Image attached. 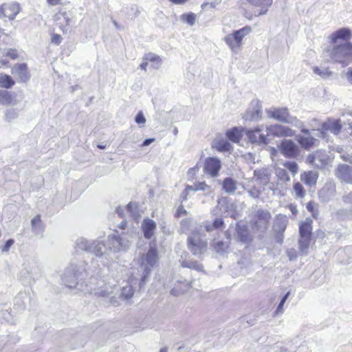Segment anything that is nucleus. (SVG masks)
Returning <instances> with one entry per match:
<instances>
[{
  "mask_svg": "<svg viewBox=\"0 0 352 352\" xmlns=\"http://www.w3.org/2000/svg\"><path fill=\"white\" fill-rule=\"evenodd\" d=\"M116 212L118 214V216L121 218H122L124 216V212H126L125 207H118L116 209Z\"/></svg>",
  "mask_w": 352,
  "mask_h": 352,
  "instance_id": "nucleus-61",
  "label": "nucleus"
},
{
  "mask_svg": "<svg viewBox=\"0 0 352 352\" xmlns=\"http://www.w3.org/2000/svg\"><path fill=\"white\" fill-rule=\"evenodd\" d=\"M74 248L76 251L87 252L100 258L102 255V250L104 248V243L100 241L87 240L80 237L76 239Z\"/></svg>",
  "mask_w": 352,
  "mask_h": 352,
  "instance_id": "nucleus-9",
  "label": "nucleus"
},
{
  "mask_svg": "<svg viewBox=\"0 0 352 352\" xmlns=\"http://www.w3.org/2000/svg\"><path fill=\"white\" fill-rule=\"evenodd\" d=\"M263 125L255 127L253 129L247 130L246 135L252 143L267 144L269 143V139L267 134L265 135L263 133Z\"/></svg>",
  "mask_w": 352,
  "mask_h": 352,
  "instance_id": "nucleus-15",
  "label": "nucleus"
},
{
  "mask_svg": "<svg viewBox=\"0 0 352 352\" xmlns=\"http://www.w3.org/2000/svg\"><path fill=\"white\" fill-rule=\"evenodd\" d=\"M14 242L13 239H8L1 248L2 252H8L10 248L14 244Z\"/></svg>",
  "mask_w": 352,
  "mask_h": 352,
  "instance_id": "nucleus-56",
  "label": "nucleus"
},
{
  "mask_svg": "<svg viewBox=\"0 0 352 352\" xmlns=\"http://www.w3.org/2000/svg\"><path fill=\"white\" fill-rule=\"evenodd\" d=\"M12 74L16 75L21 82L28 81L30 77L25 63L16 64L12 69Z\"/></svg>",
  "mask_w": 352,
  "mask_h": 352,
  "instance_id": "nucleus-22",
  "label": "nucleus"
},
{
  "mask_svg": "<svg viewBox=\"0 0 352 352\" xmlns=\"http://www.w3.org/2000/svg\"><path fill=\"white\" fill-rule=\"evenodd\" d=\"M342 128V124L340 120H329L322 124L321 134L324 135V133L326 131H329L335 135L340 133Z\"/></svg>",
  "mask_w": 352,
  "mask_h": 352,
  "instance_id": "nucleus-23",
  "label": "nucleus"
},
{
  "mask_svg": "<svg viewBox=\"0 0 352 352\" xmlns=\"http://www.w3.org/2000/svg\"><path fill=\"white\" fill-rule=\"evenodd\" d=\"M351 36V30L347 28H342L332 33L330 38L332 44H338L339 40L347 41Z\"/></svg>",
  "mask_w": 352,
  "mask_h": 352,
  "instance_id": "nucleus-21",
  "label": "nucleus"
},
{
  "mask_svg": "<svg viewBox=\"0 0 352 352\" xmlns=\"http://www.w3.org/2000/svg\"><path fill=\"white\" fill-rule=\"evenodd\" d=\"M221 168V160L216 157H209L205 160L204 171L206 174L212 177L219 175V170Z\"/></svg>",
  "mask_w": 352,
  "mask_h": 352,
  "instance_id": "nucleus-14",
  "label": "nucleus"
},
{
  "mask_svg": "<svg viewBox=\"0 0 352 352\" xmlns=\"http://www.w3.org/2000/svg\"><path fill=\"white\" fill-rule=\"evenodd\" d=\"M0 104L4 106L16 104L15 95L7 90L0 89Z\"/></svg>",
  "mask_w": 352,
  "mask_h": 352,
  "instance_id": "nucleus-25",
  "label": "nucleus"
},
{
  "mask_svg": "<svg viewBox=\"0 0 352 352\" xmlns=\"http://www.w3.org/2000/svg\"><path fill=\"white\" fill-rule=\"evenodd\" d=\"M126 212L134 219H137L140 215L138 214V204L135 202H130L126 207Z\"/></svg>",
  "mask_w": 352,
  "mask_h": 352,
  "instance_id": "nucleus-41",
  "label": "nucleus"
},
{
  "mask_svg": "<svg viewBox=\"0 0 352 352\" xmlns=\"http://www.w3.org/2000/svg\"><path fill=\"white\" fill-rule=\"evenodd\" d=\"M335 186L333 184H325L324 186L319 191V198L322 201H328L334 195Z\"/></svg>",
  "mask_w": 352,
  "mask_h": 352,
  "instance_id": "nucleus-28",
  "label": "nucleus"
},
{
  "mask_svg": "<svg viewBox=\"0 0 352 352\" xmlns=\"http://www.w3.org/2000/svg\"><path fill=\"white\" fill-rule=\"evenodd\" d=\"M14 84V81L8 75H3L0 76V87L6 89H9Z\"/></svg>",
  "mask_w": 352,
  "mask_h": 352,
  "instance_id": "nucleus-43",
  "label": "nucleus"
},
{
  "mask_svg": "<svg viewBox=\"0 0 352 352\" xmlns=\"http://www.w3.org/2000/svg\"><path fill=\"white\" fill-rule=\"evenodd\" d=\"M155 141V138H148L144 140V142L142 144V146H147L150 145L151 143L154 142Z\"/></svg>",
  "mask_w": 352,
  "mask_h": 352,
  "instance_id": "nucleus-63",
  "label": "nucleus"
},
{
  "mask_svg": "<svg viewBox=\"0 0 352 352\" xmlns=\"http://www.w3.org/2000/svg\"><path fill=\"white\" fill-rule=\"evenodd\" d=\"M144 59L146 61H150L153 63L152 66L155 69H159L162 65L161 58L154 53L150 52L146 54L144 56Z\"/></svg>",
  "mask_w": 352,
  "mask_h": 352,
  "instance_id": "nucleus-32",
  "label": "nucleus"
},
{
  "mask_svg": "<svg viewBox=\"0 0 352 352\" xmlns=\"http://www.w3.org/2000/svg\"><path fill=\"white\" fill-rule=\"evenodd\" d=\"M306 208L309 212H311L312 216L314 218L317 217L318 212L315 210V204L314 202L309 201V203H307Z\"/></svg>",
  "mask_w": 352,
  "mask_h": 352,
  "instance_id": "nucleus-53",
  "label": "nucleus"
},
{
  "mask_svg": "<svg viewBox=\"0 0 352 352\" xmlns=\"http://www.w3.org/2000/svg\"><path fill=\"white\" fill-rule=\"evenodd\" d=\"M158 260L157 250L155 247L151 246L148 252L145 254H142L140 259V267L138 269V274L135 276L130 277V283H132L133 280L140 281V287L146 283L147 278L149 276L152 269Z\"/></svg>",
  "mask_w": 352,
  "mask_h": 352,
  "instance_id": "nucleus-2",
  "label": "nucleus"
},
{
  "mask_svg": "<svg viewBox=\"0 0 352 352\" xmlns=\"http://www.w3.org/2000/svg\"><path fill=\"white\" fill-rule=\"evenodd\" d=\"M47 2L50 6H57L60 3L61 0H47Z\"/></svg>",
  "mask_w": 352,
  "mask_h": 352,
  "instance_id": "nucleus-64",
  "label": "nucleus"
},
{
  "mask_svg": "<svg viewBox=\"0 0 352 352\" xmlns=\"http://www.w3.org/2000/svg\"><path fill=\"white\" fill-rule=\"evenodd\" d=\"M156 228V223L151 219L146 218L142 222L141 229L143 232L144 236L146 239H151L153 237Z\"/></svg>",
  "mask_w": 352,
  "mask_h": 352,
  "instance_id": "nucleus-19",
  "label": "nucleus"
},
{
  "mask_svg": "<svg viewBox=\"0 0 352 352\" xmlns=\"http://www.w3.org/2000/svg\"><path fill=\"white\" fill-rule=\"evenodd\" d=\"M223 189L227 193H233L236 190V182L230 177H226L223 182Z\"/></svg>",
  "mask_w": 352,
  "mask_h": 352,
  "instance_id": "nucleus-37",
  "label": "nucleus"
},
{
  "mask_svg": "<svg viewBox=\"0 0 352 352\" xmlns=\"http://www.w3.org/2000/svg\"><path fill=\"white\" fill-rule=\"evenodd\" d=\"M52 43L59 45L61 43L62 37L59 34H53L51 38Z\"/></svg>",
  "mask_w": 352,
  "mask_h": 352,
  "instance_id": "nucleus-58",
  "label": "nucleus"
},
{
  "mask_svg": "<svg viewBox=\"0 0 352 352\" xmlns=\"http://www.w3.org/2000/svg\"><path fill=\"white\" fill-rule=\"evenodd\" d=\"M134 294L133 288L131 285H126L122 287L120 293V297L128 300L132 298Z\"/></svg>",
  "mask_w": 352,
  "mask_h": 352,
  "instance_id": "nucleus-44",
  "label": "nucleus"
},
{
  "mask_svg": "<svg viewBox=\"0 0 352 352\" xmlns=\"http://www.w3.org/2000/svg\"><path fill=\"white\" fill-rule=\"evenodd\" d=\"M313 70L316 74L320 76L323 78H328L332 74L331 72H330L327 68L324 67L320 68L318 67H315Z\"/></svg>",
  "mask_w": 352,
  "mask_h": 352,
  "instance_id": "nucleus-47",
  "label": "nucleus"
},
{
  "mask_svg": "<svg viewBox=\"0 0 352 352\" xmlns=\"http://www.w3.org/2000/svg\"><path fill=\"white\" fill-rule=\"evenodd\" d=\"M294 192L296 198H303L305 195L304 187L300 182H296L293 186Z\"/></svg>",
  "mask_w": 352,
  "mask_h": 352,
  "instance_id": "nucleus-45",
  "label": "nucleus"
},
{
  "mask_svg": "<svg viewBox=\"0 0 352 352\" xmlns=\"http://www.w3.org/2000/svg\"><path fill=\"white\" fill-rule=\"evenodd\" d=\"M262 118V105L258 100H253L243 116L245 121H257Z\"/></svg>",
  "mask_w": 352,
  "mask_h": 352,
  "instance_id": "nucleus-13",
  "label": "nucleus"
},
{
  "mask_svg": "<svg viewBox=\"0 0 352 352\" xmlns=\"http://www.w3.org/2000/svg\"><path fill=\"white\" fill-rule=\"evenodd\" d=\"M276 175L283 182H289L290 177L285 168H278L276 169Z\"/></svg>",
  "mask_w": 352,
  "mask_h": 352,
  "instance_id": "nucleus-46",
  "label": "nucleus"
},
{
  "mask_svg": "<svg viewBox=\"0 0 352 352\" xmlns=\"http://www.w3.org/2000/svg\"><path fill=\"white\" fill-rule=\"evenodd\" d=\"M311 243V236H300L298 240L299 250L302 254H307Z\"/></svg>",
  "mask_w": 352,
  "mask_h": 352,
  "instance_id": "nucleus-35",
  "label": "nucleus"
},
{
  "mask_svg": "<svg viewBox=\"0 0 352 352\" xmlns=\"http://www.w3.org/2000/svg\"><path fill=\"white\" fill-rule=\"evenodd\" d=\"M19 116V110L17 108H9L4 112V120L8 122H12Z\"/></svg>",
  "mask_w": 352,
  "mask_h": 352,
  "instance_id": "nucleus-38",
  "label": "nucleus"
},
{
  "mask_svg": "<svg viewBox=\"0 0 352 352\" xmlns=\"http://www.w3.org/2000/svg\"><path fill=\"white\" fill-rule=\"evenodd\" d=\"M346 79L348 82L352 85V67H349L345 74Z\"/></svg>",
  "mask_w": 352,
  "mask_h": 352,
  "instance_id": "nucleus-57",
  "label": "nucleus"
},
{
  "mask_svg": "<svg viewBox=\"0 0 352 352\" xmlns=\"http://www.w3.org/2000/svg\"><path fill=\"white\" fill-rule=\"evenodd\" d=\"M278 147L280 153L287 158H296L299 155V148L292 140H283Z\"/></svg>",
  "mask_w": 352,
  "mask_h": 352,
  "instance_id": "nucleus-12",
  "label": "nucleus"
},
{
  "mask_svg": "<svg viewBox=\"0 0 352 352\" xmlns=\"http://www.w3.org/2000/svg\"><path fill=\"white\" fill-rule=\"evenodd\" d=\"M187 247L193 255L201 257L208 250V242L200 231L196 230L188 236Z\"/></svg>",
  "mask_w": 352,
  "mask_h": 352,
  "instance_id": "nucleus-7",
  "label": "nucleus"
},
{
  "mask_svg": "<svg viewBox=\"0 0 352 352\" xmlns=\"http://www.w3.org/2000/svg\"><path fill=\"white\" fill-rule=\"evenodd\" d=\"M336 175L342 181L352 184V166L346 164L339 165Z\"/></svg>",
  "mask_w": 352,
  "mask_h": 352,
  "instance_id": "nucleus-20",
  "label": "nucleus"
},
{
  "mask_svg": "<svg viewBox=\"0 0 352 352\" xmlns=\"http://www.w3.org/2000/svg\"><path fill=\"white\" fill-rule=\"evenodd\" d=\"M271 214L263 210H258L252 220L253 229L264 232L268 227Z\"/></svg>",
  "mask_w": 352,
  "mask_h": 352,
  "instance_id": "nucleus-11",
  "label": "nucleus"
},
{
  "mask_svg": "<svg viewBox=\"0 0 352 352\" xmlns=\"http://www.w3.org/2000/svg\"><path fill=\"white\" fill-rule=\"evenodd\" d=\"M224 225L223 221L222 219L217 218L212 225H208L206 226V230L208 232L212 230L213 229H218L221 228Z\"/></svg>",
  "mask_w": 352,
  "mask_h": 352,
  "instance_id": "nucleus-48",
  "label": "nucleus"
},
{
  "mask_svg": "<svg viewBox=\"0 0 352 352\" xmlns=\"http://www.w3.org/2000/svg\"><path fill=\"white\" fill-rule=\"evenodd\" d=\"M131 236L126 232L119 234L116 232L115 234L109 235L107 244H104V248L102 250L101 262L107 265L113 260V254L127 250L131 244Z\"/></svg>",
  "mask_w": 352,
  "mask_h": 352,
  "instance_id": "nucleus-1",
  "label": "nucleus"
},
{
  "mask_svg": "<svg viewBox=\"0 0 352 352\" xmlns=\"http://www.w3.org/2000/svg\"><path fill=\"white\" fill-rule=\"evenodd\" d=\"M196 191L201 190V191H209L210 190V187L207 185L205 182H197L195 184Z\"/></svg>",
  "mask_w": 352,
  "mask_h": 352,
  "instance_id": "nucleus-52",
  "label": "nucleus"
},
{
  "mask_svg": "<svg viewBox=\"0 0 352 352\" xmlns=\"http://www.w3.org/2000/svg\"><path fill=\"white\" fill-rule=\"evenodd\" d=\"M182 19L184 21H186L188 24H189L190 25H193L195 23L196 16L194 13L183 14L182 16Z\"/></svg>",
  "mask_w": 352,
  "mask_h": 352,
  "instance_id": "nucleus-50",
  "label": "nucleus"
},
{
  "mask_svg": "<svg viewBox=\"0 0 352 352\" xmlns=\"http://www.w3.org/2000/svg\"><path fill=\"white\" fill-rule=\"evenodd\" d=\"M283 238H284L283 232H276V241L278 243L281 244L283 242Z\"/></svg>",
  "mask_w": 352,
  "mask_h": 352,
  "instance_id": "nucleus-62",
  "label": "nucleus"
},
{
  "mask_svg": "<svg viewBox=\"0 0 352 352\" xmlns=\"http://www.w3.org/2000/svg\"><path fill=\"white\" fill-rule=\"evenodd\" d=\"M326 53L332 61L346 65L352 59V43L333 44L327 49Z\"/></svg>",
  "mask_w": 352,
  "mask_h": 352,
  "instance_id": "nucleus-4",
  "label": "nucleus"
},
{
  "mask_svg": "<svg viewBox=\"0 0 352 352\" xmlns=\"http://www.w3.org/2000/svg\"><path fill=\"white\" fill-rule=\"evenodd\" d=\"M87 265L84 261L74 260L72 261L62 276V280L65 286L71 289L80 286L79 289H81L82 283L80 282L87 274Z\"/></svg>",
  "mask_w": 352,
  "mask_h": 352,
  "instance_id": "nucleus-3",
  "label": "nucleus"
},
{
  "mask_svg": "<svg viewBox=\"0 0 352 352\" xmlns=\"http://www.w3.org/2000/svg\"><path fill=\"white\" fill-rule=\"evenodd\" d=\"M195 184H194V185H192V186H189V185H188V186L186 187V188H185V190H184V192H183V193L184 194V197H185V198L186 197V195H188L190 191H194V192H195V191H196V190H195Z\"/></svg>",
  "mask_w": 352,
  "mask_h": 352,
  "instance_id": "nucleus-60",
  "label": "nucleus"
},
{
  "mask_svg": "<svg viewBox=\"0 0 352 352\" xmlns=\"http://www.w3.org/2000/svg\"><path fill=\"white\" fill-rule=\"evenodd\" d=\"M300 236H311V221H305L300 223L299 228Z\"/></svg>",
  "mask_w": 352,
  "mask_h": 352,
  "instance_id": "nucleus-40",
  "label": "nucleus"
},
{
  "mask_svg": "<svg viewBox=\"0 0 352 352\" xmlns=\"http://www.w3.org/2000/svg\"><path fill=\"white\" fill-rule=\"evenodd\" d=\"M284 166L288 169L293 175H295L298 173V166L295 162H286L284 164Z\"/></svg>",
  "mask_w": 352,
  "mask_h": 352,
  "instance_id": "nucleus-49",
  "label": "nucleus"
},
{
  "mask_svg": "<svg viewBox=\"0 0 352 352\" xmlns=\"http://www.w3.org/2000/svg\"><path fill=\"white\" fill-rule=\"evenodd\" d=\"M267 116L280 122L292 124L297 128H302L303 122L296 117L289 114V110L286 107L272 108L266 110Z\"/></svg>",
  "mask_w": 352,
  "mask_h": 352,
  "instance_id": "nucleus-8",
  "label": "nucleus"
},
{
  "mask_svg": "<svg viewBox=\"0 0 352 352\" xmlns=\"http://www.w3.org/2000/svg\"><path fill=\"white\" fill-rule=\"evenodd\" d=\"M251 32L252 28L250 26L243 27L226 35L223 38V41L228 46L231 52L236 54L242 48L243 38Z\"/></svg>",
  "mask_w": 352,
  "mask_h": 352,
  "instance_id": "nucleus-6",
  "label": "nucleus"
},
{
  "mask_svg": "<svg viewBox=\"0 0 352 352\" xmlns=\"http://www.w3.org/2000/svg\"><path fill=\"white\" fill-rule=\"evenodd\" d=\"M254 177L262 184H267L269 180V173L267 169L261 168L254 171Z\"/></svg>",
  "mask_w": 352,
  "mask_h": 352,
  "instance_id": "nucleus-33",
  "label": "nucleus"
},
{
  "mask_svg": "<svg viewBox=\"0 0 352 352\" xmlns=\"http://www.w3.org/2000/svg\"><path fill=\"white\" fill-rule=\"evenodd\" d=\"M287 221L286 216L278 215L273 226L274 230L276 232H284L287 225Z\"/></svg>",
  "mask_w": 352,
  "mask_h": 352,
  "instance_id": "nucleus-31",
  "label": "nucleus"
},
{
  "mask_svg": "<svg viewBox=\"0 0 352 352\" xmlns=\"http://www.w3.org/2000/svg\"><path fill=\"white\" fill-rule=\"evenodd\" d=\"M236 230L237 238L240 241L244 243H248L251 241V236L246 226L237 224Z\"/></svg>",
  "mask_w": 352,
  "mask_h": 352,
  "instance_id": "nucleus-29",
  "label": "nucleus"
},
{
  "mask_svg": "<svg viewBox=\"0 0 352 352\" xmlns=\"http://www.w3.org/2000/svg\"><path fill=\"white\" fill-rule=\"evenodd\" d=\"M135 121L138 124H144L146 118L142 111H140L135 116Z\"/></svg>",
  "mask_w": 352,
  "mask_h": 352,
  "instance_id": "nucleus-54",
  "label": "nucleus"
},
{
  "mask_svg": "<svg viewBox=\"0 0 352 352\" xmlns=\"http://www.w3.org/2000/svg\"><path fill=\"white\" fill-rule=\"evenodd\" d=\"M190 287V285L186 281L178 282V284L171 289V294L177 296L187 292Z\"/></svg>",
  "mask_w": 352,
  "mask_h": 352,
  "instance_id": "nucleus-36",
  "label": "nucleus"
},
{
  "mask_svg": "<svg viewBox=\"0 0 352 352\" xmlns=\"http://www.w3.org/2000/svg\"><path fill=\"white\" fill-rule=\"evenodd\" d=\"M6 54L12 59H15L18 56L16 50L13 49L8 50Z\"/></svg>",
  "mask_w": 352,
  "mask_h": 352,
  "instance_id": "nucleus-59",
  "label": "nucleus"
},
{
  "mask_svg": "<svg viewBox=\"0 0 352 352\" xmlns=\"http://www.w3.org/2000/svg\"><path fill=\"white\" fill-rule=\"evenodd\" d=\"M31 226L32 231L36 234H41L44 230V227L39 215H36L32 219Z\"/></svg>",
  "mask_w": 352,
  "mask_h": 352,
  "instance_id": "nucleus-34",
  "label": "nucleus"
},
{
  "mask_svg": "<svg viewBox=\"0 0 352 352\" xmlns=\"http://www.w3.org/2000/svg\"><path fill=\"white\" fill-rule=\"evenodd\" d=\"M289 292H288L287 293H286L285 294V296L283 297V298L281 299L280 302H279L278 305V307L276 309V314H278L279 313L282 314L283 312V305L284 303L285 302V301L287 300V299L288 298L289 296Z\"/></svg>",
  "mask_w": 352,
  "mask_h": 352,
  "instance_id": "nucleus-51",
  "label": "nucleus"
},
{
  "mask_svg": "<svg viewBox=\"0 0 352 352\" xmlns=\"http://www.w3.org/2000/svg\"><path fill=\"white\" fill-rule=\"evenodd\" d=\"M300 129V131L303 133L305 135H298L296 136V140L303 148L309 150L316 144L318 140L311 135L310 131L305 129L304 126Z\"/></svg>",
  "mask_w": 352,
  "mask_h": 352,
  "instance_id": "nucleus-17",
  "label": "nucleus"
},
{
  "mask_svg": "<svg viewBox=\"0 0 352 352\" xmlns=\"http://www.w3.org/2000/svg\"><path fill=\"white\" fill-rule=\"evenodd\" d=\"M318 178V173L313 170L305 172L300 176L301 181L310 187L316 184Z\"/></svg>",
  "mask_w": 352,
  "mask_h": 352,
  "instance_id": "nucleus-26",
  "label": "nucleus"
},
{
  "mask_svg": "<svg viewBox=\"0 0 352 352\" xmlns=\"http://www.w3.org/2000/svg\"><path fill=\"white\" fill-rule=\"evenodd\" d=\"M212 147L220 152L230 151L232 145L228 140L223 138H217L213 141Z\"/></svg>",
  "mask_w": 352,
  "mask_h": 352,
  "instance_id": "nucleus-27",
  "label": "nucleus"
},
{
  "mask_svg": "<svg viewBox=\"0 0 352 352\" xmlns=\"http://www.w3.org/2000/svg\"><path fill=\"white\" fill-rule=\"evenodd\" d=\"M181 266L183 267H188L190 269L195 270L198 272H202L204 271V266L197 262V261L194 259H184V260H179Z\"/></svg>",
  "mask_w": 352,
  "mask_h": 352,
  "instance_id": "nucleus-30",
  "label": "nucleus"
},
{
  "mask_svg": "<svg viewBox=\"0 0 352 352\" xmlns=\"http://www.w3.org/2000/svg\"><path fill=\"white\" fill-rule=\"evenodd\" d=\"M113 285L114 284L110 283L109 277H102L98 274L92 276L87 284V291L103 297L109 296L112 292Z\"/></svg>",
  "mask_w": 352,
  "mask_h": 352,
  "instance_id": "nucleus-5",
  "label": "nucleus"
},
{
  "mask_svg": "<svg viewBox=\"0 0 352 352\" xmlns=\"http://www.w3.org/2000/svg\"><path fill=\"white\" fill-rule=\"evenodd\" d=\"M226 137L232 142L237 143L240 141L242 137L241 131L236 127L227 131Z\"/></svg>",
  "mask_w": 352,
  "mask_h": 352,
  "instance_id": "nucleus-39",
  "label": "nucleus"
},
{
  "mask_svg": "<svg viewBox=\"0 0 352 352\" xmlns=\"http://www.w3.org/2000/svg\"><path fill=\"white\" fill-rule=\"evenodd\" d=\"M287 255L290 261H294L297 258V251L294 248H290L287 250Z\"/></svg>",
  "mask_w": 352,
  "mask_h": 352,
  "instance_id": "nucleus-55",
  "label": "nucleus"
},
{
  "mask_svg": "<svg viewBox=\"0 0 352 352\" xmlns=\"http://www.w3.org/2000/svg\"><path fill=\"white\" fill-rule=\"evenodd\" d=\"M269 141L274 138L292 137L296 131L288 126L281 124H272L266 127Z\"/></svg>",
  "mask_w": 352,
  "mask_h": 352,
  "instance_id": "nucleus-10",
  "label": "nucleus"
},
{
  "mask_svg": "<svg viewBox=\"0 0 352 352\" xmlns=\"http://www.w3.org/2000/svg\"><path fill=\"white\" fill-rule=\"evenodd\" d=\"M20 11L19 5L16 3L3 4L0 6V17L13 20Z\"/></svg>",
  "mask_w": 352,
  "mask_h": 352,
  "instance_id": "nucleus-18",
  "label": "nucleus"
},
{
  "mask_svg": "<svg viewBox=\"0 0 352 352\" xmlns=\"http://www.w3.org/2000/svg\"><path fill=\"white\" fill-rule=\"evenodd\" d=\"M212 247L216 252L221 254L225 253L228 248V244L221 241H214L212 243Z\"/></svg>",
  "mask_w": 352,
  "mask_h": 352,
  "instance_id": "nucleus-42",
  "label": "nucleus"
},
{
  "mask_svg": "<svg viewBox=\"0 0 352 352\" xmlns=\"http://www.w3.org/2000/svg\"><path fill=\"white\" fill-rule=\"evenodd\" d=\"M251 6L258 8L259 12L256 16L265 14L272 4L273 0H246Z\"/></svg>",
  "mask_w": 352,
  "mask_h": 352,
  "instance_id": "nucleus-24",
  "label": "nucleus"
},
{
  "mask_svg": "<svg viewBox=\"0 0 352 352\" xmlns=\"http://www.w3.org/2000/svg\"><path fill=\"white\" fill-rule=\"evenodd\" d=\"M306 161L315 168H322L327 164L328 157L324 152L316 151L309 154Z\"/></svg>",
  "mask_w": 352,
  "mask_h": 352,
  "instance_id": "nucleus-16",
  "label": "nucleus"
}]
</instances>
